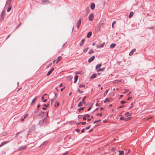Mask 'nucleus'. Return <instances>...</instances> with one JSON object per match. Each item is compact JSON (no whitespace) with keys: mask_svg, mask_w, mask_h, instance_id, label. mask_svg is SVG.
Listing matches in <instances>:
<instances>
[{"mask_svg":"<svg viewBox=\"0 0 155 155\" xmlns=\"http://www.w3.org/2000/svg\"><path fill=\"white\" fill-rule=\"evenodd\" d=\"M66 42L64 41H61L59 42L58 44V47L59 48H63L65 45Z\"/></svg>","mask_w":155,"mask_h":155,"instance_id":"obj_1","label":"nucleus"},{"mask_svg":"<svg viewBox=\"0 0 155 155\" xmlns=\"http://www.w3.org/2000/svg\"><path fill=\"white\" fill-rule=\"evenodd\" d=\"M81 18H80L78 21L77 24H76V26L77 28H78L80 27L81 24Z\"/></svg>","mask_w":155,"mask_h":155,"instance_id":"obj_2","label":"nucleus"},{"mask_svg":"<svg viewBox=\"0 0 155 155\" xmlns=\"http://www.w3.org/2000/svg\"><path fill=\"white\" fill-rule=\"evenodd\" d=\"M50 3H51V2L48 0H42L41 1V4L42 5Z\"/></svg>","mask_w":155,"mask_h":155,"instance_id":"obj_3","label":"nucleus"},{"mask_svg":"<svg viewBox=\"0 0 155 155\" xmlns=\"http://www.w3.org/2000/svg\"><path fill=\"white\" fill-rule=\"evenodd\" d=\"M94 16L93 14H91L89 16L88 18L89 21H93Z\"/></svg>","mask_w":155,"mask_h":155,"instance_id":"obj_4","label":"nucleus"},{"mask_svg":"<svg viewBox=\"0 0 155 155\" xmlns=\"http://www.w3.org/2000/svg\"><path fill=\"white\" fill-rule=\"evenodd\" d=\"M104 45H105V42H104L103 43H102L99 45H97L96 46V47L98 48H103L104 46Z\"/></svg>","mask_w":155,"mask_h":155,"instance_id":"obj_5","label":"nucleus"},{"mask_svg":"<svg viewBox=\"0 0 155 155\" xmlns=\"http://www.w3.org/2000/svg\"><path fill=\"white\" fill-rule=\"evenodd\" d=\"M54 70V68H52L51 70L49 71L48 73L47 74V76L49 75Z\"/></svg>","mask_w":155,"mask_h":155,"instance_id":"obj_6","label":"nucleus"},{"mask_svg":"<svg viewBox=\"0 0 155 155\" xmlns=\"http://www.w3.org/2000/svg\"><path fill=\"white\" fill-rule=\"evenodd\" d=\"M101 25L100 24H99L97 25V27L96 28V31H98L100 29L101 27Z\"/></svg>","mask_w":155,"mask_h":155,"instance_id":"obj_7","label":"nucleus"},{"mask_svg":"<svg viewBox=\"0 0 155 155\" xmlns=\"http://www.w3.org/2000/svg\"><path fill=\"white\" fill-rule=\"evenodd\" d=\"M95 58V56H93L91 58L89 59L88 60V62L89 63L91 62L92 61H93Z\"/></svg>","mask_w":155,"mask_h":155,"instance_id":"obj_8","label":"nucleus"},{"mask_svg":"<svg viewBox=\"0 0 155 155\" xmlns=\"http://www.w3.org/2000/svg\"><path fill=\"white\" fill-rule=\"evenodd\" d=\"M37 97L36 96L32 100L31 103V105H32L33 104L35 103V101H36V100H37Z\"/></svg>","mask_w":155,"mask_h":155,"instance_id":"obj_9","label":"nucleus"},{"mask_svg":"<svg viewBox=\"0 0 155 155\" xmlns=\"http://www.w3.org/2000/svg\"><path fill=\"white\" fill-rule=\"evenodd\" d=\"M95 7V5L94 3H92L91 5V8L92 10H94Z\"/></svg>","mask_w":155,"mask_h":155,"instance_id":"obj_10","label":"nucleus"},{"mask_svg":"<svg viewBox=\"0 0 155 155\" xmlns=\"http://www.w3.org/2000/svg\"><path fill=\"white\" fill-rule=\"evenodd\" d=\"M62 58V57L61 56L58 57L57 59L56 63H57Z\"/></svg>","mask_w":155,"mask_h":155,"instance_id":"obj_11","label":"nucleus"},{"mask_svg":"<svg viewBox=\"0 0 155 155\" xmlns=\"http://www.w3.org/2000/svg\"><path fill=\"white\" fill-rule=\"evenodd\" d=\"M85 40L84 39H83L81 40V43L80 44V45L81 46H83V45L85 41Z\"/></svg>","mask_w":155,"mask_h":155,"instance_id":"obj_12","label":"nucleus"},{"mask_svg":"<svg viewBox=\"0 0 155 155\" xmlns=\"http://www.w3.org/2000/svg\"><path fill=\"white\" fill-rule=\"evenodd\" d=\"M92 32H89L87 35V37L88 38H90L91 35H92Z\"/></svg>","mask_w":155,"mask_h":155,"instance_id":"obj_13","label":"nucleus"},{"mask_svg":"<svg viewBox=\"0 0 155 155\" xmlns=\"http://www.w3.org/2000/svg\"><path fill=\"white\" fill-rule=\"evenodd\" d=\"M134 15V12H130V14L129 15V18H131Z\"/></svg>","mask_w":155,"mask_h":155,"instance_id":"obj_14","label":"nucleus"},{"mask_svg":"<svg viewBox=\"0 0 155 155\" xmlns=\"http://www.w3.org/2000/svg\"><path fill=\"white\" fill-rule=\"evenodd\" d=\"M119 155H123L124 154V152L123 151L119 150Z\"/></svg>","mask_w":155,"mask_h":155,"instance_id":"obj_15","label":"nucleus"},{"mask_svg":"<svg viewBox=\"0 0 155 155\" xmlns=\"http://www.w3.org/2000/svg\"><path fill=\"white\" fill-rule=\"evenodd\" d=\"M131 115V113H129V112H127L125 114V116L127 117H128L129 116Z\"/></svg>","mask_w":155,"mask_h":155,"instance_id":"obj_16","label":"nucleus"},{"mask_svg":"<svg viewBox=\"0 0 155 155\" xmlns=\"http://www.w3.org/2000/svg\"><path fill=\"white\" fill-rule=\"evenodd\" d=\"M8 141H7V142H6V141H5V142H2L0 145V147H1V146H2L5 145V144L7 143H8Z\"/></svg>","mask_w":155,"mask_h":155,"instance_id":"obj_17","label":"nucleus"},{"mask_svg":"<svg viewBox=\"0 0 155 155\" xmlns=\"http://www.w3.org/2000/svg\"><path fill=\"white\" fill-rule=\"evenodd\" d=\"M116 46V44H111L110 46V47L111 48H114Z\"/></svg>","mask_w":155,"mask_h":155,"instance_id":"obj_18","label":"nucleus"},{"mask_svg":"<svg viewBox=\"0 0 155 155\" xmlns=\"http://www.w3.org/2000/svg\"><path fill=\"white\" fill-rule=\"evenodd\" d=\"M83 103H84V102H83L82 101L80 102L78 104V107H80L82 106Z\"/></svg>","mask_w":155,"mask_h":155,"instance_id":"obj_19","label":"nucleus"},{"mask_svg":"<svg viewBox=\"0 0 155 155\" xmlns=\"http://www.w3.org/2000/svg\"><path fill=\"white\" fill-rule=\"evenodd\" d=\"M78 78V76H76L74 78V83H75L77 81Z\"/></svg>","mask_w":155,"mask_h":155,"instance_id":"obj_20","label":"nucleus"},{"mask_svg":"<svg viewBox=\"0 0 155 155\" xmlns=\"http://www.w3.org/2000/svg\"><path fill=\"white\" fill-rule=\"evenodd\" d=\"M59 105V103L58 102L56 101L55 103L54 106L55 107H57Z\"/></svg>","mask_w":155,"mask_h":155,"instance_id":"obj_21","label":"nucleus"},{"mask_svg":"<svg viewBox=\"0 0 155 155\" xmlns=\"http://www.w3.org/2000/svg\"><path fill=\"white\" fill-rule=\"evenodd\" d=\"M110 99L108 98H106L104 101V103H107L108 102H109L110 101Z\"/></svg>","mask_w":155,"mask_h":155,"instance_id":"obj_22","label":"nucleus"},{"mask_svg":"<svg viewBox=\"0 0 155 155\" xmlns=\"http://www.w3.org/2000/svg\"><path fill=\"white\" fill-rule=\"evenodd\" d=\"M84 73L82 71H78L76 73V74H83Z\"/></svg>","mask_w":155,"mask_h":155,"instance_id":"obj_23","label":"nucleus"},{"mask_svg":"<svg viewBox=\"0 0 155 155\" xmlns=\"http://www.w3.org/2000/svg\"><path fill=\"white\" fill-rule=\"evenodd\" d=\"M97 76V74H94L92 75L91 77V78H95Z\"/></svg>","mask_w":155,"mask_h":155,"instance_id":"obj_24","label":"nucleus"},{"mask_svg":"<svg viewBox=\"0 0 155 155\" xmlns=\"http://www.w3.org/2000/svg\"><path fill=\"white\" fill-rule=\"evenodd\" d=\"M101 64H97L96 67V69H98V68H100L101 67Z\"/></svg>","mask_w":155,"mask_h":155,"instance_id":"obj_25","label":"nucleus"},{"mask_svg":"<svg viewBox=\"0 0 155 155\" xmlns=\"http://www.w3.org/2000/svg\"><path fill=\"white\" fill-rule=\"evenodd\" d=\"M5 12L4 11H3L1 13V16H4L5 15Z\"/></svg>","mask_w":155,"mask_h":155,"instance_id":"obj_26","label":"nucleus"},{"mask_svg":"<svg viewBox=\"0 0 155 155\" xmlns=\"http://www.w3.org/2000/svg\"><path fill=\"white\" fill-rule=\"evenodd\" d=\"M104 69V68H100L97 70V71H103Z\"/></svg>","mask_w":155,"mask_h":155,"instance_id":"obj_27","label":"nucleus"},{"mask_svg":"<svg viewBox=\"0 0 155 155\" xmlns=\"http://www.w3.org/2000/svg\"><path fill=\"white\" fill-rule=\"evenodd\" d=\"M88 49H89V48L88 47V48H85V49H84V50L83 51L85 53L86 52L88 51Z\"/></svg>","mask_w":155,"mask_h":155,"instance_id":"obj_28","label":"nucleus"},{"mask_svg":"<svg viewBox=\"0 0 155 155\" xmlns=\"http://www.w3.org/2000/svg\"><path fill=\"white\" fill-rule=\"evenodd\" d=\"M109 90V89L107 90L104 93V96H105V95H107V93L108 92Z\"/></svg>","mask_w":155,"mask_h":155,"instance_id":"obj_29","label":"nucleus"},{"mask_svg":"<svg viewBox=\"0 0 155 155\" xmlns=\"http://www.w3.org/2000/svg\"><path fill=\"white\" fill-rule=\"evenodd\" d=\"M45 112H42V111H41L40 112V113H39V116H41L42 115V114H43Z\"/></svg>","mask_w":155,"mask_h":155,"instance_id":"obj_30","label":"nucleus"},{"mask_svg":"<svg viewBox=\"0 0 155 155\" xmlns=\"http://www.w3.org/2000/svg\"><path fill=\"white\" fill-rule=\"evenodd\" d=\"M85 87V85H84V84L80 85L79 86V87L80 88L82 87Z\"/></svg>","mask_w":155,"mask_h":155,"instance_id":"obj_31","label":"nucleus"},{"mask_svg":"<svg viewBox=\"0 0 155 155\" xmlns=\"http://www.w3.org/2000/svg\"><path fill=\"white\" fill-rule=\"evenodd\" d=\"M84 108L83 107H81L79 109L78 111H80L81 110H83L84 109Z\"/></svg>","mask_w":155,"mask_h":155,"instance_id":"obj_32","label":"nucleus"},{"mask_svg":"<svg viewBox=\"0 0 155 155\" xmlns=\"http://www.w3.org/2000/svg\"><path fill=\"white\" fill-rule=\"evenodd\" d=\"M116 23V22L115 21H114L112 24V27L113 28H114V25Z\"/></svg>","mask_w":155,"mask_h":155,"instance_id":"obj_33","label":"nucleus"},{"mask_svg":"<svg viewBox=\"0 0 155 155\" xmlns=\"http://www.w3.org/2000/svg\"><path fill=\"white\" fill-rule=\"evenodd\" d=\"M4 19V16H1L0 19L1 21H2Z\"/></svg>","mask_w":155,"mask_h":155,"instance_id":"obj_34","label":"nucleus"},{"mask_svg":"<svg viewBox=\"0 0 155 155\" xmlns=\"http://www.w3.org/2000/svg\"><path fill=\"white\" fill-rule=\"evenodd\" d=\"M11 6H10L8 8V9H7V12H9L10 11V10H11Z\"/></svg>","mask_w":155,"mask_h":155,"instance_id":"obj_35","label":"nucleus"},{"mask_svg":"<svg viewBox=\"0 0 155 155\" xmlns=\"http://www.w3.org/2000/svg\"><path fill=\"white\" fill-rule=\"evenodd\" d=\"M86 98V96H84V97L83 98V99L82 100V102H84V104H85V102H84V99Z\"/></svg>","mask_w":155,"mask_h":155,"instance_id":"obj_36","label":"nucleus"},{"mask_svg":"<svg viewBox=\"0 0 155 155\" xmlns=\"http://www.w3.org/2000/svg\"><path fill=\"white\" fill-rule=\"evenodd\" d=\"M94 52V51L92 50H91L89 52V54L93 53Z\"/></svg>","mask_w":155,"mask_h":155,"instance_id":"obj_37","label":"nucleus"},{"mask_svg":"<svg viewBox=\"0 0 155 155\" xmlns=\"http://www.w3.org/2000/svg\"><path fill=\"white\" fill-rule=\"evenodd\" d=\"M125 101H121L120 103L122 104H124L125 103Z\"/></svg>","mask_w":155,"mask_h":155,"instance_id":"obj_38","label":"nucleus"},{"mask_svg":"<svg viewBox=\"0 0 155 155\" xmlns=\"http://www.w3.org/2000/svg\"><path fill=\"white\" fill-rule=\"evenodd\" d=\"M85 116L86 117L88 118L90 117V115L87 114H86V115H85Z\"/></svg>","mask_w":155,"mask_h":155,"instance_id":"obj_39","label":"nucleus"},{"mask_svg":"<svg viewBox=\"0 0 155 155\" xmlns=\"http://www.w3.org/2000/svg\"><path fill=\"white\" fill-rule=\"evenodd\" d=\"M28 114H25V115H24V118L25 119H26L28 117Z\"/></svg>","mask_w":155,"mask_h":155,"instance_id":"obj_40","label":"nucleus"},{"mask_svg":"<svg viewBox=\"0 0 155 155\" xmlns=\"http://www.w3.org/2000/svg\"><path fill=\"white\" fill-rule=\"evenodd\" d=\"M80 123L82 124L83 125H85L86 124V123L85 122H81V123H79L78 124H79Z\"/></svg>","mask_w":155,"mask_h":155,"instance_id":"obj_41","label":"nucleus"},{"mask_svg":"<svg viewBox=\"0 0 155 155\" xmlns=\"http://www.w3.org/2000/svg\"><path fill=\"white\" fill-rule=\"evenodd\" d=\"M90 127H91V126L89 125L88 127H86V129L87 130L89 129L90 128Z\"/></svg>","mask_w":155,"mask_h":155,"instance_id":"obj_42","label":"nucleus"},{"mask_svg":"<svg viewBox=\"0 0 155 155\" xmlns=\"http://www.w3.org/2000/svg\"><path fill=\"white\" fill-rule=\"evenodd\" d=\"M68 152L67 151L65 152L63 155H66L68 153Z\"/></svg>","mask_w":155,"mask_h":155,"instance_id":"obj_43","label":"nucleus"},{"mask_svg":"<svg viewBox=\"0 0 155 155\" xmlns=\"http://www.w3.org/2000/svg\"><path fill=\"white\" fill-rule=\"evenodd\" d=\"M135 51H136V49H134L131 51H132L133 53H134Z\"/></svg>","mask_w":155,"mask_h":155,"instance_id":"obj_44","label":"nucleus"},{"mask_svg":"<svg viewBox=\"0 0 155 155\" xmlns=\"http://www.w3.org/2000/svg\"><path fill=\"white\" fill-rule=\"evenodd\" d=\"M133 53L132 52V51H131L130 53H129V55L130 56H131L132 55H133Z\"/></svg>","mask_w":155,"mask_h":155,"instance_id":"obj_45","label":"nucleus"},{"mask_svg":"<svg viewBox=\"0 0 155 155\" xmlns=\"http://www.w3.org/2000/svg\"><path fill=\"white\" fill-rule=\"evenodd\" d=\"M125 91L124 93V94H125L127 92H128L129 91L128 89H125Z\"/></svg>","mask_w":155,"mask_h":155,"instance_id":"obj_46","label":"nucleus"},{"mask_svg":"<svg viewBox=\"0 0 155 155\" xmlns=\"http://www.w3.org/2000/svg\"><path fill=\"white\" fill-rule=\"evenodd\" d=\"M97 41H96L95 42H94L93 44H92V45L93 46H94L95 45V44H96V42Z\"/></svg>","mask_w":155,"mask_h":155,"instance_id":"obj_47","label":"nucleus"},{"mask_svg":"<svg viewBox=\"0 0 155 155\" xmlns=\"http://www.w3.org/2000/svg\"><path fill=\"white\" fill-rule=\"evenodd\" d=\"M120 119L121 120H124V117H121L120 118Z\"/></svg>","mask_w":155,"mask_h":155,"instance_id":"obj_48","label":"nucleus"},{"mask_svg":"<svg viewBox=\"0 0 155 155\" xmlns=\"http://www.w3.org/2000/svg\"><path fill=\"white\" fill-rule=\"evenodd\" d=\"M132 98V97H128V98H127V100H130V99H131V98Z\"/></svg>","mask_w":155,"mask_h":155,"instance_id":"obj_49","label":"nucleus"},{"mask_svg":"<svg viewBox=\"0 0 155 155\" xmlns=\"http://www.w3.org/2000/svg\"><path fill=\"white\" fill-rule=\"evenodd\" d=\"M84 130L85 129H83L81 130V131L82 133H83L84 132Z\"/></svg>","mask_w":155,"mask_h":155,"instance_id":"obj_50","label":"nucleus"},{"mask_svg":"<svg viewBox=\"0 0 155 155\" xmlns=\"http://www.w3.org/2000/svg\"><path fill=\"white\" fill-rule=\"evenodd\" d=\"M86 117L84 116V117L83 118V120H86Z\"/></svg>","mask_w":155,"mask_h":155,"instance_id":"obj_51","label":"nucleus"},{"mask_svg":"<svg viewBox=\"0 0 155 155\" xmlns=\"http://www.w3.org/2000/svg\"><path fill=\"white\" fill-rule=\"evenodd\" d=\"M129 118H126V119H124V120L125 121L128 120V119H129Z\"/></svg>","mask_w":155,"mask_h":155,"instance_id":"obj_52","label":"nucleus"},{"mask_svg":"<svg viewBox=\"0 0 155 155\" xmlns=\"http://www.w3.org/2000/svg\"><path fill=\"white\" fill-rule=\"evenodd\" d=\"M91 107H90L88 109V110H88V111H89L90 110H91Z\"/></svg>","mask_w":155,"mask_h":155,"instance_id":"obj_53","label":"nucleus"},{"mask_svg":"<svg viewBox=\"0 0 155 155\" xmlns=\"http://www.w3.org/2000/svg\"><path fill=\"white\" fill-rule=\"evenodd\" d=\"M55 96H56V97H55V99H56L57 98V94L56 93H55Z\"/></svg>","mask_w":155,"mask_h":155,"instance_id":"obj_54","label":"nucleus"},{"mask_svg":"<svg viewBox=\"0 0 155 155\" xmlns=\"http://www.w3.org/2000/svg\"><path fill=\"white\" fill-rule=\"evenodd\" d=\"M54 100H53V99H52V100H51V103L52 104L53 102H54Z\"/></svg>","mask_w":155,"mask_h":155,"instance_id":"obj_55","label":"nucleus"},{"mask_svg":"<svg viewBox=\"0 0 155 155\" xmlns=\"http://www.w3.org/2000/svg\"><path fill=\"white\" fill-rule=\"evenodd\" d=\"M65 88V87H64V88H62L61 89V91H62Z\"/></svg>","mask_w":155,"mask_h":155,"instance_id":"obj_56","label":"nucleus"},{"mask_svg":"<svg viewBox=\"0 0 155 155\" xmlns=\"http://www.w3.org/2000/svg\"><path fill=\"white\" fill-rule=\"evenodd\" d=\"M47 101V100L46 99H45V100H44L43 101V102H46V101Z\"/></svg>","mask_w":155,"mask_h":155,"instance_id":"obj_57","label":"nucleus"},{"mask_svg":"<svg viewBox=\"0 0 155 155\" xmlns=\"http://www.w3.org/2000/svg\"><path fill=\"white\" fill-rule=\"evenodd\" d=\"M62 84H60V85H59L60 87H62Z\"/></svg>","mask_w":155,"mask_h":155,"instance_id":"obj_58","label":"nucleus"},{"mask_svg":"<svg viewBox=\"0 0 155 155\" xmlns=\"http://www.w3.org/2000/svg\"><path fill=\"white\" fill-rule=\"evenodd\" d=\"M24 119H24V118H21V121H24Z\"/></svg>","mask_w":155,"mask_h":155,"instance_id":"obj_59","label":"nucleus"},{"mask_svg":"<svg viewBox=\"0 0 155 155\" xmlns=\"http://www.w3.org/2000/svg\"><path fill=\"white\" fill-rule=\"evenodd\" d=\"M40 107V105L39 104L37 106L38 108H39Z\"/></svg>","mask_w":155,"mask_h":155,"instance_id":"obj_60","label":"nucleus"},{"mask_svg":"<svg viewBox=\"0 0 155 155\" xmlns=\"http://www.w3.org/2000/svg\"><path fill=\"white\" fill-rule=\"evenodd\" d=\"M52 64V62H51L49 64V66L51 65V64Z\"/></svg>","mask_w":155,"mask_h":155,"instance_id":"obj_61","label":"nucleus"},{"mask_svg":"<svg viewBox=\"0 0 155 155\" xmlns=\"http://www.w3.org/2000/svg\"><path fill=\"white\" fill-rule=\"evenodd\" d=\"M91 120V119H88L87 120V121H90Z\"/></svg>","mask_w":155,"mask_h":155,"instance_id":"obj_62","label":"nucleus"},{"mask_svg":"<svg viewBox=\"0 0 155 155\" xmlns=\"http://www.w3.org/2000/svg\"><path fill=\"white\" fill-rule=\"evenodd\" d=\"M43 106H45L46 107H48V105H46L45 104H44Z\"/></svg>","mask_w":155,"mask_h":155,"instance_id":"obj_63","label":"nucleus"},{"mask_svg":"<svg viewBox=\"0 0 155 155\" xmlns=\"http://www.w3.org/2000/svg\"><path fill=\"white\" fill-rule=\"evenodd\" d=\"M77 132H78L79 131V130L78 129H77L76 130Z\"/></svg>","mask_w":155,"mask_h":155,"instance_id":"obj_64","label":"nucleus"}]
</instances>
